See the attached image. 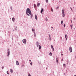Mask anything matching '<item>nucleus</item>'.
Returning a JSON list of instances; mask_svg holds the SVG:
<instances>
[{"label": "nucleus", "instance_id": "7ed1b4c3", "mask_svg": "<svg viewBox=\"0 0 76 76\" xmlns=\"http://www.w3.org/2000/svg\"><path fill=\"white\" fill-rule=\"evenodd\" d=\"M69 50L70 52L72 53V47H69Z\"/></svg>", "mask_w": 76, "mask_h": 76}, {"label": "nucleus", "instance_id": "5701e85b", "mask_svg": "<svg viewBox=\"0 0 76 76\" xmlns=\"http://www.w3.org/2000/svg\"><path fill=\"white\" fill-rule=\"evenodd\" d=\"M45 20L46 21H47V20H48V19H47V18H46Z\"/></svg>", "mask_w": 76, "mask_h": 76}, {"label": "nucleus", "instance_id": "9d476101", "mask_svg": "<svg viewBox=\"0 0 76 76\" xmlns=\"http://www.w3.org/2000/svg\"><path fill=\"white\" fill-rule=\"evenodd\" d=\"M35 19L37 20V15H35Z\"/></svg>", "mask_w": 76, "mask_h": 76}, {"label": "nucleus", "instance_id": "a19ab883", "mask_svg": "<svg viewBox=\"0 0 76 76\" xmlns=\"http://www.w3.org/2000/svg\"><path fill=\"white\" fill-rule=\"evenodd\" d=\"M50 39H51V37H50Z\"/></svg>", "mask_w": 76, "mask_h": 76}, {"label": "nucleus", "instance_id": "c756f323", "mask_svg": "<svg viewBox=\"0 0 76 76\" xmlns=\"http://www.w3.org/2000/svg\"><path fill=\"white\" fill-rule=\"evenodd\" d=\"M32 31L33 32V31H34V29H33H33H32Z\"/></svg>", "mask_w": 76, "mask_h": 76}, {"label": "nucleus", "instance_id": "39448f33", "mask_svg": "<svg viewBox=\"0 0 76 76\" xmlns=\"http://www.w3.org/2000/svg\"><path fill=\"white\" fill-rule=\"evenodd\" d=\"M8 55H7V56L9 57V55H10V51H9V49H8Z\"/></svg>", "mask_w": 76, "mask_h": 76}, {"label": "nucleus", "instance_id": "c9c22d12", "mask_svg": "<svg viewBox=\"0 0 76 76\" xmlns=\"http://www.w3.org/2000/svg\"><path fill=\"white\" fill-rule=\"evenodd\" d=\"M53 49V51H54V48H53V49Z\"/></svg>", "mask_w": 76, "mask_h": 76}, {"label": "nucleus", "instance_id": "20e7f679", "mask_svg": "<svg viewBox=\"0 0 76 76\" xmlns=\"http://www.w3.org/2000/svg\"><path fill=\"white\" fill-rule=\"evenodd\" d=\"M26 39H24L23 40V42L24 44H26Z\"/></svg>", "mask_w": 76, "mask_h": 76}, {"label": "nucleus", "instance_id": "72a5a7b5", "mask_svg": "<svg viewBox=\"0 0 76 76\" xmlns=\"http://www.w3.org/2000/svg\"><path fill=\"white\" fill-rule=\"evenodd\" d=\"M30 64H31V65H32V63H31V64L30 63Z\"/></svg>", "mask_w": 76, "mask_h": 76}, {"label": "nucleus", "instance_id": "473e14b6", "mask_svg": "<svg viewBox=\"0 0 76 76\" xmlns=\"http://www.w3.org/2000/svg\"><path fill=\"white\" fill-rule=\"evenodd\" d=\"M66 39V40H67V38H66V37L65 38Z\"/></svg>", "mask_w": 76, "mask_h": 76}, {"label": "nucleus", "instance_id": "aec40b11", "mask_svg": "<svg viewBox=\"0 0 76 76\" xmlns=\"http://www.w3.org/2000/svg\"><path fill=\"white\" fill-rule=\"evenodd\" d=\"M63 66H64V67H66V64H63Z\"/></svg>", "mask_w": 76, "mask_h": 76}, {"label": "nucleus", "instance_id": "cd10ccee", "mask_svg": "<svg viewBox=\"0 0 76 76\" xmlns=\"http://www.w3.org/2000/svg\"><path fill=\"white\" fill-rule=\"evenodd\" d=\"M64 27H65L66 26V24H64Z\"/></svg>", "mask_w": 76, "mask_h": 76}, {"label": "nucleus", "instance_id": "f257e3e1", "mask_svg": "<svg viewBox=\"0 0 76 76\" xmlns=\"http://www.w3.org/2000/svg\"><path fill=\"white\" fill-rule=\"evenodd\" d=\"M26 13L28 15V16H29L31 15V10L29 8H27L26 10Z\"/></svg>", "mask_w": 76, "mask_h": 76}, {"label": "nucleus", "instance_id": "4468645a", "mask_svg": "<svg viewBox=\"0 0 76 76\" xmlns=\"http://www.w3.org/2000/svg\"><path fill=\"white\" fill-rule=\"evenodd\" d=\"M43 10H44V9L42 8V10H41V12L42 13V12H43Z\"/></svg>", "mask_w": 76, "mask_h": 76}, {"label": "nucleus", "instance_id": "ea45409f", "mask_svg": "<svg viewBox=\"0 0 76 76\" xmlns=\"http://www.w3.org/2000/svg\"><path fill=\"white\" fill-rule=\"evenodd\" d=\"M61 61H63V59H62Z\"/></svg>", "mask_w": 76, "mask_h": 76}, {"label": "nucleus", "instance_id": "c85d7f7f", "mask_svg": "<svg viewBox=\"0 0 76 76\" xmlns=\"http://www.w3.org/2000/svg\"><path fill=\"white\" fill-rule=\"evenodd\" d=\"M4 68V66H2V69H3Z\"/></svg>", "mask_w": 76, "mask_h": 76}, {"label": "nucleus", "instance_id": "58836bf2", "mask_svg": "<svg viewBox=\"0 0 76 76\" xmlns=\"http://www.w3.org/2000/svg\"><path fill=\"white\" fill-rule=\"evenodd\" d=\"M61 56H63V54H61Z\"/></svg>", "mask_w": 76, "mask_h": 76}, {"label": "nucleus", "instance_id": "4c0bfd02", "mask_svg": "<svg viewBox=\"0 0 76 76\" xmlns=\"http://www.w3.org/2000/svg\"><path fill=\"white\" fill-rule=\"evenodd\" d=\"M51 28H53V27H51Z\"/></svg>", "mask_w": 76, "mask_h": 76}, {"label": "nucleus", "instance_id": "9b49d317", "mask_svg": "<svg viewBox=\"0 0 76 76\" xmlns=\"http://www.w3.org/2000/svg\"><path fill=\"white\" fill-rule=\"evenodd\" d=\"M12 20L13 22H15V18H12Z\"/></svg>", "mask_w": 76, "mask_h": 76}, {"label": "nucleus", "instance_id": "6e6552de", "mask_svg": "<svg viewBox=\"0 0 76 76\" xmlns=\"http://www.w3.org/2000/svg\"><path fill=\"white\" fill-rule=\"evenodd\" d=\"M39 5H40V3H38L37 4V7H39Z\"/></svg>", "mask_w": 76, "mask_h": 76}, {"label": "nucleus", "instance_id": "f3484780", "mask_svg": "<svg viewBox=\"0 0 76 76\" xmlns=\"http://www.w3.org/2000/svg\"><path fill=\"white\" fill-rule=\"evenodd\" d=\"M51 10L52 12H53V8H51Z\"/></svg>", "mask_w": 76, "mask_h": 76}, {"label": "nucleus", "instance_id": "ddd939ff", "mask_svg": "<svg viewBox=\"0 0 76 76\" xmlns=\"http://www.w3.org/2000/svg\"><path fill=\"white\" fill-rule=\"evenodd\" d=\"M56 63H58V61L57 60V58H56Z\"/></svg>", "mask_w": 76, "mask_h": 76}, {"label": "nucleus", "instance_id": "a878e982", "mask_svg": "<svg viewBox=\"0 0 76 76\" xmlns=\"http://www.w3.org/2000/svg\"><path fill=\"white\" fill-rule=\"evenodd\" d=\"M7 73L8 75H9V72H8V71L7 72Z\"/></svg>", "mask_w": 76, "mask_h": 76}, {"label": "nucleus", "instance_id": "2f4dec72", "mask_svg": "<svg viewBox=\"0 0 76 76\" xmlns=\"http://www.w3.org/2000/svg\"><path fill=\"white\" fill-rule=\"evenodd\" d=\"M70 9L71 10H72V11H73V10H72V8H70Z\"/></svg>", "mask_w": 76, "mask_h": 76}, {"label": "nucleus", "instance_id": "1a4fd4ad", "mask_svg": "<svg viewBox=\"0 0 76 76\" xmlns=\"http://www.w3.org/2000/svg\"><path fill=\"white\" fill-rule=\"evenodd\" d=\"M39 49L40 50V49H41V46H40V45H39Z\"/></svg>", "mask_w": 76, "mask_h": 76}, {"label": "nucleus", "instance_id": "f03ea898", "mask_svg": "<svg viewBox=\"0 0 76 76\" xmlns=\"http://www.w3.org/2000/svg\"><path fill=\"white\" fill-rule=\"evenodd\" d=\"M62 15L63 17H64V16H65V14H64V10H62Z\"/></svg>", "mask_w": 76, "mask_h": 76}, {"label": "nucleus", "instance_id": "79ce46f5", "mask_svg": "<svg viewBox=\"0 0 76 76\" xmlns=\"http://www.w3.org/2000/svg\"><path fill=\"white\" fill-rule=\"evenodd\" d=\"M45 7H47V5H46V6H45Z\"/></svg>", "mask_w": 76, "mask_h": 76}, {"label": "nucleus", "instance_id": "2eb2a0df", "mask_svg": "<svg viewBox=\"0 0 76 76\" xmlns=\"http://www.w3.org/2000/svg\"><path fill=\"white\" fill-rule=\"evenodd\" d=\"M50 56H52V53L51 52L50 53Z\"/></svg>", "mask_w": 76, "mask_h": 76}, {"label": "nucleus", "instance_id": "a211bd4d", "mask_svg": "<svg viewBox=\"0 0 76 76\" xmlns=\"http://www.w3.org/2000/svg\"><path fill=\"white\" fill-rule=\"evenodd\" d=\"M70 26H71V28L72 29V27L73 26V25H71Z\"/></svg>", "mask_w": 76, "mask_h": 76}, {"label": "nucleus", "instance_id": "f704fd0d", "mask_svg": "<svg viewBox=\"0 0 76 76\" xmlns=\"http://www.w3.org/2000/svg\"><path fill=\"white\" fill-rule=\"evenodd\" d=\"M71 23H72V20H71Z\"/></svg>", "mask_w": 76, "mask_h": 76}, {"label": "nucleus", "instance_id": "37998d69", "mask_svg": "<svg viewBox=\"0 0 76 76\" xmlns=\"http://www.w3.org/2000/svg\"><path fill=\"white\" fill-rule=\"evenodd\" d=\"M74 76H76V75H75Z\"/></svg>", "mask_w": 76, "mask_h": 76}, {"label": "nucleus", "instance_id": "f8f14e48", "mask_svg": "<svg viewBox=\"0 0 76 76\" xmlns=\"http://www.w3.org/2000/svg\"><path fill=\"white\" fill-rule=\"evenodd\" d=\"M10 72H11V73H13V70L12 69H10Z\"/></svg>", "mask_w": 76, "mask_h": 76}, {"label": "nucleus", "instance_id": "412c9836", "mask_svg": "<svg viewBox=\"0 0 76 76\" xmlns=\"http://www.w3.org/2000/svg\"><path fill=\"white\" fill-rule=\"evenodd\" d=\"M46 0V2H47V3H48V0Z\"/></svg>", "mask_w": 76, "mask_h": 76}, {"label": "nucleus", "instance_id": "0eeeda50", "mask_svg": "<svg viewBox=\"0 0 76 76\" xmlns=\"http://www.w3.org/2000/svg\"><path fill=\"white\" fill-rule=\"evenodd\" d=\"M16 64L18 66H19V62L18 61H16Z\"/></svg>", "mask_w": 76, "mask_h": 76}, {"label": "nucleus", "instance_id": "4be33fe9", "mask_svg": "<svg viewBox=\"0 0 76 76\" xmlns=\"http://www.w3.org/2000/svg\"><path fill=\"white\" fill-rule=\"evenodd\" d=\"M34 7H36V5H35V4H34Z\"/></svg>", "mask_w": 76, "mask_h": 76}, {"label": "nucleus", "instance_id": "b1692460", "mask_svg": "<svg viewBox=\"0 0 76 76\" xmlns=\"http://www.w3.org/2000/svg\"><path fill=\"white\" fill-rule=\"evenodd\" d=\"M67 36V34H65V38H66Z\"/></svg>", "mask_w": 76, "mask_h": 76}, {"label": "nucleus", "instance_id": "bb28decb", "mask_svg": "<svg viewBox=\"0 0 76 76\" xmlns=\"http://www.w3.org/2000/svg\"><path fill=\"white\" fill-rule=\"evenodd\" d=\"M28 76H31V75H30V74H29V73H28Z\"/></svg>", "mask_w": 76, "mask_h": 76}, {"label": "nucleus", "instance_id": "e433bc0d", "mask_svg": "<svg viewBox=\"0 0 76 76\" xmlns=\"http://www.w3.org/2000/svg\"><path fill=\"white\" fill-rule=\"evenodd\" d=\"M29 61H31V60H30Z\"/></svg>", "mask_w": 76, "mask_h": 76}, {"label": "nucleus", "instance_id": "393cba45", "mask_svg": "<svg viewBox=\"0 0 76 76\" xmlns=\"http://www.w3.org/2000/svg\"><path fill=\"white\" fill-rule=\"evenodd\" d=\"M63 21H61V24H63Z\"/></svg>", "mask_w": 76, "mask_h": 76}, {"label": "nucleus", "instance_id": "423d86ee", "mask_svg": "<svg viewBox=\"0 0 76 76\" xmlns=\"http://www.w3.org/2000/svg\"><path fill=\"white\" fill-rule=\"evenodd\" d=\"M37 47H38V46H39V43L38 42H37Z\"/></svg>", "mask_w": 76, "mask_h": 76}, {"label": "nucleus", "instance_id": "7c9ffc66", "mask_svg": "<svg viewBox=\"0 0 76 76\" xmlns=\"http://www.w3.org/2000/svg\"><path fill=\"white\" fill-rule=\"evenodd\" d=\"M50 35L49 34V37L50 38Z\"/></svg>", "mask_w": 76, "mask_h": 76}, {"label": "nucleus", "instance_id": "6ab92c4d", "mask_svg": "<svg viewBox=\"0 0 76 76\" xmlns=\"http://www.w3.org/2000/svg\"><path fill=\"white\" fill-rule=\"evenodd\" d=\"M51 47L52 49L54 48L53 47V45H51Z\"/></svg>", "mask_w": 76, "mask_h": 76}, {"label": "nucleus", "instance_id": "dca6fc26", "mask_svg": "<svg viewBox=\"0 0 76 76\" xmlns=\"http://www.w3.org/2000/svg\"><path fill=\"white\" fill-rule=\"evenodd\" d=\"M33 16V15H32V14H31V18H32V17Z\"/></svg>", "mask_w": 76, "mask_h": 76}]
</instances>
